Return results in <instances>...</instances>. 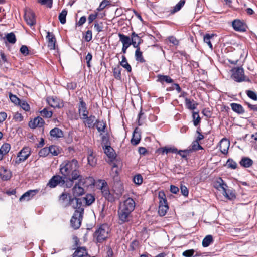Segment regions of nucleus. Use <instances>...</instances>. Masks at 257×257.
I'll return each instance as SVG.
<instances>
[{
  "mask_svg": "<svg viewBox=\"0 0 257 257\" xmlns=\"http://www.w3.org/2000/svg\"><path fill=\"white\" fill-rule=\"evenodd\" d=\"M135 207V202L131 198H128L120 204L118 214L119 220L122 223L129 221L131 213L134 210Z\"/></svg>",
  "mask_w": 257,
  "mask_h": 257,
  "instance_id": "nucleus-1",
  "label": "nucleus"
},
{
  "mask_svg": "<svg viewBox=\"0 0 257 257\" xmlns=\"http://www.w3.org/2000/svg\"><path fill=\"white\" fill-rule=\"evenodd\" d=\"M60 204L64 207L71 206L73 208L82 205L81 199L76 197L72 198L69 193L63 192L59 198Z\"/></svg>",
  "mask_w": 257,
  "mask_h": 257,
  "instance_id": "nucleus-2",
  "label": "nucleus"
},
{
  "mask_svg": "<svg viewBox=\"0 0 257 257\" xmlns=\"http://www.w3.org/2000/svg\"><path fill=\"white\" fill-rule=\"evenodd\" d=\"M79 167L78 161L74 159L70 161L67 160L62 162L60 166V170L63 175L67 176H69L75 169H78Z\"/></svg>",
  "mask_w": 257,
  "mask_h": 257,
  "instance_id": "nucleus-3",
  "label": "nucleus"
},
{
  "mask_svg": "<svg viewBox=\"0 0 257 257\" xmlns=\"http://www.w3.org/2000/svg\"><path fill=\"white\" fill-rule=\"evenodd\" d=\"M76 210L75 211L73 215L72 216L70 220V223L72 227L75 229H78L81 225V220L83 217L84 213V207L81 205L74 208Z\"/></svg>",
  "mask_w": 257,
  "mask_h": 257,
  "instance_id": "nucleus-4",
  "label": "nucleus"
},
{
  "mask_svg": "<svg viewBox=\"0 0 257 257\" xmlns=\"http://www.w3.org/2000/svg\"><path fill=\"white\" fill-rule=\"evenodd\" d=\"M110 229L107 224L101 225L95 232L94 236L98 242H102L109 235Z\"/></svg>",
  "mask_w": 257,
  "mask_h": 257,
  "instance_id": "nucleus-5",
  "label": "nucleus"
},
{
  "mask_svg": "<svg viewBox=\"0 0 257 257\" xmlns=\"http://www.w3.org/2000/svg\"><path fill=\"white\" fill-rule=\"evenodd\" d=\"M97 186L106 199L110 202L114 201V198L113 195L110 193L108 185L105 181L99 180Z\"/></svg>",
  "mask_w": 257,
  "mask_h": 257,
  "instance_id": "nucleus-6",
  "label": "nucleus"
},
{
  "mask_svg": "<svg viewBox=\"0 0 257 257\" xmlns=\"http://www.w3.org/2000/svg\"><path fill=\"white\" fill-rule=\"evenodd\" d=\"M158 197L159 199V206L158 213L161 216H164L169 208L165 195L163 192H159Z\"/></svg>",
  "mask_w": 257,
  "mask_h": 257,
  "instance_id": "nucleus-7",
  "label": "nucleus"
},
{
  "mask_svg": "<svg viewBox=\"0 0 257 257\" xmlns=\"http://www.w3.org/2000/svg\"><path fill=\"white\" fill-rule=\"evenodd\" d=\"M31 149L29 147H24L18 153L16 163L20 164L25 161L30 156L31 154Z\"/></svg>",
  "mask_w": 257,
  "mask_h": 257,
  "instance_id": "nucleus-8",
  "label": "nucleus"
},
{
  "mask_svg": "<svg viewBox=\"0 0 257 257\" xmlns=\"http://www.w3.org/2000/svg\"><path fill=\"white\" fill-rule=\"evenodd\" d=\"M232 78L236 82H242L245 80L244 70L242 68L237 67L232 69Z\"/></svg>",
  "mask_w": 257,
  "mask_h": 257,
  "instance_id": "nucleus-9",
  "label": "nucleus"
},
{
  "mask_svg": "<svg viewBox=\"0 0 257 257\" xmlns=\"http://www.w3.org/2000/svg\"><path fill=\"white\" fill-rule=\"evenodd\" d=\"M65 180L64 178L59 175L53 176L47 184V186L50 188H54L57 185H62L64 184Z\"/></svg>",
  "mask_w": 257,
  "mask_h": 257,
  "instance_id": "nucleus-10",
  "label": "nucleus"
},
{
  "mask_svg": "<svg viewBox=\"0 0 257 257\" xmlns=\"http://www.w3.org/2000/svg\"><path fill=\"white\" fill-rule=\"evenodd\" d=\"M80 102L78 104V112L80 118L84 119L85 117L88 115V112L87 110V107L85 102L82 98H80Z\"/></svg>",
  "mask_w": 257,
  "mask_h": 257,
  "instance_id": "nucleus-11",
  "label": "nucleus"
},
{
  "mask_svg": "<svg viewBox=\"0 0 257 257\" xmlns=\"http://www.w3.org/2000/svg\"><path fill=\"white\" fill-rule=\"evenodd\" d=\"M24 18L27 24L30 26H32L36 24L34 13L31 10H27L25 12Z\"/></svg>",
  "mask_w": 257,
  "mask_h": 257,
  "instance_id": "nucleus-12",
  "label": "nucleus"
},
{
  "mask_svg": "<svg viewBox=\"0 0 257 257\" xmlns=\"http://www.w3.org/2000/svg\"><path fill=\"white\" fill-rule=\"evenodd\" d=\"M46 39L47 40L48 47L50 50L55 49L56 39L54 35L50 32H47Z\"/></svg>",
  "mask_w": 257,
  "mask_h": 257,
  "instance_id": "nucleus-13",
  "label": "nucleus"
},
{
  "mask_svg": "<svg viewBox=\"0 0 257 257\" xmlns=\"http://www.w3.org/2000/svg\"><path fill=\"white\" fill-rule=\"evenodd\" d=\"M232 27L237 31L244 32L246 31V25L239 20H235L232 22Z\"/></svg>",
  "mask_w": 257,
  "mask_h": 257,
  "instance_id": "nucleus-14",
  "label": "nucleus"
},
{
  "mask_svg": "<svg viewBox=\"0 0 257 257\" xmlns=\"http://www.w3.org/2000/svg\"><path fill=\"white\" fill-rule=\"evenodd\" d=\"M229 146L230 141L228 139L223 138L220 141L219 149L222 154H227Z\"/></svg>",
  "mask_w": 257,
  "mask_h": 257,
  "instance_id": "nucleus-15",
  "label": "nucleus"
},
{
  "mask_svg": "<svg viewBox=\"0 0 257 257\" xmlns=\"http://www.w3.org/2000/svg\"><path fill=\"white\" fill-rule=\"evenodd\" d=\"M83 120L85 125L89 128H93L95 125L96 120V117L93 115H90L86 117Z\"/></svg>",
  "mask_w": 257,
  "mask_h": 257,
  "instance_id": "nucleus-16",
  "label": "nucleus"
},
{
  "mask_svg": "<svg viewBox=\"0 0 257 257\" xmlns=\"http://www.w3.org/2000/svg\"><path fill=\"white\" fill-rule=\"evenodd\" d=\"M73 194L75 197L84 194V189L82 187L80 182L75 184L72 189Z\"/></svg>",
  "mask_w": 257,
  "mask_h": 257,
  "instance_id": "nucleus-17",
  "label": "nucleus"
},
{
  "mask_svg": "<svg viewBox=\"0 0 257 257\" xmlns=\"http://www.w3.org/2000/svg\"><path fill=\"white\" fill-rule=\"evenodd\" d=\"M36 190H30L23 194L19 199L20 201H27L30 200L37 193Z\"/></svg>",
  "mask_w": 257,
  "mask_h": 257,
  "instance_id": "nucleus-18",
  "label": "nucleus"
},
{
  "mask_svg": "<svg viewBox=\"0 0 257 257\" xmlns=\"http://www.w3.org/2000/svg\"><path fill=\"white\" fill-rule=\"evenodd\" d=\"M47 101L49 105L54 108H60L63 106L62 102L57 98L48 97Z\"/></svg>",
  "mask_w": 257,
  "mask_h": 257,
  "instance_id": "nucleus-19",
  "label": "nucleus"
},
{
  "mask_svg": "<svg viewBox=\"0 0 257 257\" xmlns=\"http://www.w3.org/2000/svg\"><path fill=\"white\" fill-rule=\"evenodd\" d=\"M44 123V121L43 118L40 117L35 118L33 120L31 121L29 125L31 128H35L37 127H41Z\"/></svg>",
  "mask_w": 257,
  "mask_h": 257,
  "instance_id": "nucleus-20",
  "label": "nucleus"
},
{
  "mask_svg": "<svg viewBox=\"0 0 257 257\" xmlns=\"http://www.w3.org/2000/svg\"><path fill=\"white\" fill-rule=\"evenodd\" d=\"M118 37L119 38V41L122 43L123 46H127L130 47L131 45V38L123 34L119 33Z\"/></svg>",
  "mask_w": 257,
  "mask_h": 257,
  "instance_id": "nucleus-21",
  "label": "nucleus"
},
{
  "mask_svg": "<svg viewBox=\"0 0 257 257\" xmlns=\"http://www.w3.org/2000/svg\"><path fill=\"white\" fill-rule=\"evenodd\" d=\"M50 135L52 138H60L63 137L62 131L58 127L52 129L50 132Z\"/></svg>",
  "mask_w": 257,
  "mask_h": 257,
  "instance_id": "nucleus-22",
  "label": "nucleus"
},
{
  "mask_svg": "<svg viewBox=\"0 0 257 257\" xmlns=\"http://www.w3.org/2000/svg\"><path fill=\"white\" fill-rule=\"evenodd\" d=\"M105 154L108 156L110 159V161H112L115 157V153L114 150L109 146H105L104 148Z\"/></svg>",
  "mask_w": 257,
  "mask_h": 257,
  "instance_id": "nucleus-23",
  "label": "nucleus"
},
{
  "mask_svg": "<svg viewBox=\"0 0 257 257\" xmlns=\"http://www.w3.org/2000/svg\"><path fill=\"white\" fill-rule=\"evenodd\" d=\"M186 107L189 110H194L196 108L198 104L194 100L186 98L185 101Z\"/></svg>",
  "mask_w": 257,
  "mask_h": 257,
  "instance_id": "nucleus-24",
  "label": "nucleus"
},
{
  "mask_svg": "<svg viewBox=\"0 0 257 257\" xmlns=\"http://www.w3.org/2000/svg\"><path fill=\"white\" fill-rule=\"evenodd\" d=\"M86 254L87 251L85 247H78L73 253V257H83Z\"/></svg>",
  "mask_w": 257,
  "mask_h": 257,
  "instance_id": "nucleus-25",
  "label": "nucleus"
},
{
  "mask_svg": "<svg viewBox=\"0 0 257 257\" xmlns=\"http://www.w3.org/2000/svg\"><path fill=\"white\" fill-rule=\"evenodd\" d=\"M81 199V202L85 203L87 205H91L95 200L94 197L91 194H87ZM83 207V206L82 205Z\"/></svg>",
  "mask_w": 257,
  "mask_h": 257,
  "instance_id": "nucleus-26",
  "label": "nucleus"
},
{
  "mask_svg": "<svg viewBox=\"0 0 257 257\" xmlns=\"http://www.w3.org/2000/svg\"><path fill=\"white\" fill-rule=\"evenodd\" d=\"M137 128H136L133 133V137L131 139V143L134 145L138 144L141 140L140 134L137 132Z\"/></svg>",
  "mask_w": 257,
  "mask_h": 257,
  "instance_id": "nucleus-27",
  "label": "nucleus"
},
{
  "mask_svg": "<svg viewBox=\"0 0 257 257\" xmlns=\"http://www.w3.org/2000/svg\"><path fill=\"white\" fill-rule=\"evenodd\" d=\"M157 77V81L161 82L162 84H163L164 82L167 83H171L173 81V79L171 78V77L167 75H159Z\"/></svg>",
  "mask_w": 257,
  "mask_h": 257,
  "instance_id": "nucleus-28",
  "label": "nucleus"
},
{
  "mask_svg": "<svg viewBox=\"0 0 257 257\" xmlns=\"http://www.w3.org/2000/svg\"><path fill=\"white\" fill-rule=\"evenodd\" d=\"M231 107L233 111L238 114H242L244 112L243 107L239 104L232 103L231 104Z\"/></svg>",
  "mask_w": 257,
  "mask_h": 257,
  "instance_id": "nucleus-29",
  "label": "nucleus"
},
{
  "mask_svg": "<svg viewBox=\"0 0 257 257\" xmlns=\"http://www.w3.org/2000/svg\"><path fill=\"white\" fill-rule=\"evenodd\" d=\"M0 176L4 180H8L11 178V174L9 171L4 168L0 169Z\"/></svg>",
  "mask_w": 257,
  "mask_h": 257,
  "instance_id": "nucleus-30",
  "label": "nucleus"
},
{
  "mask_svg": "<svg viewBox=\"0 0 257 257\" xmlns=\"http://www.w3.org/2000/svg\"><path fill=\"white\" fill-rule=\"evenodd\" d=\"M185 3V0H180L174 7H173L170 10L171 14H174L176 12L179 11L182 7L184 5Z\"/></svg>",
  "mask_w": 257,
  "mask_h": 257,
  "instance_id": "nucleus-31",
  "label": "nucleus"
},
{
  "mask_svg": "<svg viewBox=\"0 0 257 257\" xmlns=\"http://www.w3.org/2000/svg\"><path fill=\"white\" fill-rule=\"evenodd\" d=\"M120 65L122 67L124 68L127 71V72H131L132 67L131 65L128 63L126 58L124 55L122 56V60L120 62Z\"/></svg>",
  "mask_w": 257,
  "mask_h": 257,
  "instance_id": "nucleus-32",
  "label": "nucleus"
},
{
  "mask_svg": "<svg viewBox=\"0 0 257 257\" xmlns=\"http://www.w3.org/2000/svg\"><path fill=\"white\" fill-rule=\"evenodd\" d=\"M252 163V160L248 158H243L240 162V165L245 168L250 167Z\"/></svg>",
  "mask_w": 257,
  "mask_h": 257,
  "instance_id": "nucleus-33",
  "label": "nucleus"
},
{
  "mask_svg": "<svg viewBox=\"0 0 257 257\" xmlns=\"http://www.w3.org/2000/svg\"><path fill=\"white\" fill-rule=\"evenodd\" d=\"M135 57L136 60L138 62L141 63H144L145 62V60L143 56L142 52L141 51L140 49H138V50H136Z\"/></svg>",
  "mask_w": 257,
  "mask_h": 257,
  "instance_id": "nucleus-34",
  "label": "nucleus"
},
{
  "mask_svg": "<svg viewBox=\"0 0 257 257\" xmlns=\"http://www.w3.org/2000/svg\"><path fill=\"white\" fill-rule=\"evenodd\" d=\"M214 37V34H207L204 36V42L207 44L210 48L212 49L213 46L211 42V40L213 39Z\"/></svg>",
  "mask_w": 257,
  "mask_h": 257,
  "instance_id": "nucleus-35",
  "label": "nucleus"
},
{
  "mask_svg": "<svg viewBox=\"0 0 257 257\" xmlns=\"http://www.w3.org/2000/svg\"><path fill=\"white\" fill-rule=\"evenodd\" d=\"M95 125L99 132L102 133L105 132L106 124L103 121L97 120Z\"/></svg>",
  "mask_w": 257,
  "mask_h": 257,
  "instance_id": "nucleus-36",
  "label": "nucleus"
},
{
  "mask_svg": "<svg viewBox=\"0 0 257 257\" xmlns=\"http://www.w3.org/2000/svg\"><path fill=\"white\" fill-rule=\"evenodd\" d=\"M5 38H6L9 43L12 44H15L16 42V38L15 35L12 32L7 34L4 39Z\"/></svg>",
  "mask_w": 257,
  "mask_h": 257,
  "instance_id": "nucleus-37",
  "label": "nucleus"
},
{
  "mask_svg": "<svg viewBox=\"0 0 257 257\" xmlns=\"http://www.w3.org/2000/svg\"><path fill=\"white\" fill-rule=\"evenodd\" d=\"M70 174H71L72 176V179L70 180L71 184H72L73 180L77 179L81 180L82 177L78 169H75V170L73 171Z\"/></svg>",
  "mask_w": 257,
  "mask_h": 257,
  "instance_id": "nucleus-38",
  "label": "nucleus"
},
{
  "mask_svg": "<svg viewBox=\"0 0 257 257\" xmlns=\"http://www.w3.org/2000/svg\"><path fill=\"white\" fill-rule=\"evenodd\" d=\"M213 242L212 236L211 235H207L202 241L203 247H208Z\"/></svg>",
  "mask_w": 257,
  "mask_h": 257,
  "instance_id": "nucleus-39",
  "label": "nucleus"
},
{
  "mask_svg": "<svg viewBox=\"0 0 257 257\" xmlns=\"http://www.w3.org/2000/svg\"><path fill=\"white\" fill-rule=\"evenodd\" d=\"M121 68L119 66L114 67L113 69V75L114 77L120 80L121 78Z\"/></svg>",
  "mask_w": 257,
  "mask_h": 257,
  "instance_id": "nucleus-40",
  "label": "nucleus"
},
{
  "mask_svg": "<svg viewBox=\"0 0 257 257\" xmlns=\"http://www.w3.org/2000/svg\"><path fill=\"white\" fill-rule=\"evenodd\" d=\"M67 14V11L65 9L62 10V11L59 15V20L60 23L62 24H64L66 23V17Z\"/></svg>",
  "mask_w": 257,
  "mask_h": 257,
  "instance_id": "nucleus-41",
  "label": "nucleus"
},
{
  "mask_svg": "<svg viewBox=\"0 0 257 257\" xmlns=\"http://www.w3.org/2000/svg\"><path fill=\"white\" fill-rule=\"evenodd\" d=\"M110 5V2L108 0H103L100 4L99 7L95 10L98 13L99 11L103 10L107 6Z\"/></svg>",
  "mask_w": 257,
  "mask_h": 257,
  "instance_id": "nucleus-42",
  "label": "nucleus"
},
{
  "mask_svg": "<svg viewBox=\"0 0 257 257\" xmlns=\"http://www.w3.org/2000/svg\"><path fill=\"white\" fill-rule=\"evenodd\" d=\"M193 118V124L195 126H197L200 122V117L198 112H193L192 114Z\"/></svg>",
  "mask_w": 257,
  "mask_h": 257,
  "instance_id": "nucleus-43",
  "label": "nucleus"
},
{
  "mask_svg": "<svg viewBox=\"0 0 257 257\" xmlns=\"http://www.w3.org/2000/svg\"><path fill=\"white\" fill-rule=\"evenodd\" d=\"M10 148V144L9 143H5L1 146L0 150L3 154L6 155L9 152Z\"/></svg>",
  "mask_w": 257,
  "mask_h": 257,
  "instance_id": "nucleus-44",
  "label": "nucleus"
},
{
  "mask_svg": "<svg viewBox=\"0 0 257 257\" xmlns=\"http://www.w3.org/2000/svg\"><path fill=\"white\" fill-rule=\"evenodd\" d=\"M88 163L91 166H94L96 164V159L92 153L89 154L87 157Z\"/></svg>",
  "mask_w": 257,
  "mask_h": 257,
  "instance_id": "nucleus-45",
  "label": "nucleus"
},
{
  "mask_svg": "<svg viewBox=\"0 0 257 257\" xmlns=\"http://www.w3.org/2000/svg\"><path fill=\"white\" fill-rule=\"evenodd\" d=\"M41 116L46 118H50L52 116V112L48 110L46 108H44L40 112Z\"/></svg>",
  "mask_w": 257,
  "mask_h": 257,
  "instance_id": "nucleus-46",
  "label": "nucleus"
},
{
  "mask_svg": "<svg viewBox=\"0 0 257 257\" xmlns=\"http://www.w3.org/2000/svg\"><path fill=\"white\" fill-rule=\"evenodd\" d=\"M99 16V14L96 11H94V13L93 14H91L89 15L88 18V22L90 24L93 22V21L95 20L97 17Z\"/></svg>",
  "mask_w": 257,
  "mask_h": 257,
  "instance_id": "nucleus-47",
  "label": "nucleus"
},
{
  "mask_svg": "<svg viewBox=\"0 0 257 257\" xmlns=\"http://www.w3.org/2000/svg\"><path fill=\"white\" fill-rule=\"evenodd\" d=\"M134 182L137 185H140L143 182V177L140 174H137L134 177Z\"/></svg>",
  "mask_w": 257,
  "mask_h": 257,
  "instance_id": "nucleus-48",
  "label": "nucleus"
},
{
  "mask_svg": "<svg viewBox=\"0 0 257 257\" xmlns=\"http://www.w3.org/2000/svg\"><path fill=\"white\" fill-rule=\"evenodd\" d=\"M50 150L49 153H51L53 156H57L59 153V149L55 146H51L48 148Z\"/></svg>",
  "mask_w": 257,
  "mask_h": 257,
  "instance_id": "nucleus-49",
  "label": "nucleus"
},
{
  "mask_svg": "<svg viewBox=\"0 0 257 257\" xmlns=\"http://www.w3.org/2000/svg\"><path fill=\"white\" fill-rule=\"evenodd\" d=\"M49 151L48 148L45 147L40 150L39 152V155L40 157H46L49 154Z\"/></svg>",
  "mask_w": 257,
  "mask_h": 257,
  "instance_id": "nucleus-50",
  "label": "nucleus"
},
{
  "mask_svg": "<svg viewBox=\"0 0 257 257\" xmlns=\"http://www.w3.org/2000/svg\"><path fill=\"white\" fill-rule=\"evenodd\" d=\"M142 41V40L140 39L139 40L137 41L136 39L134 38L133 39H132L131 43L134 48H136V50H138V49H140L139 45L141 43Z\"/></svg>",
  "mask_w": 257,
  "mask_h": 257,
  "instance_id": "nucleus-51",
  "label": "nucleus"
},
{
  "mask_svg": "<svg viewBox=\"0 0 257 257\" xmlns=\"http://www.w3.org/2000/svg\"><path fill=\"white\" fill-rule=\"evenodd\" d=\"M226 165L228 168L233 169H236L237 167L236 163L232 159H228Z\"/></svg>",
  "mask_w": 257,
  "mask_h": 257,
  "instance_id": "nucleus-52",
  "label": "nucleus"
},
{
  "mask_svg": "<svg viewBox=\"0 0 257 257\" xmlns=\"http://www.w3.org/2000/svg\"><path fill=\"white\" fill-rule=\"evenodd\" d=\"M9 97L11 101L15 104H19L20 103L21 100L16 95L10 93Z\"/></svg>",
  "mask_w": 257,
  "mask_h": 257,
  "instance_id": "nucleus-53",
  "label": "nucleus"
},
{
  "mask_svg": "<svg viewBox=\"0 0 257 257\" xmlns=\"http://www.w3.org/2000/svg\"><path fill=\"white\" fill-rule=\"evenodd\" d=\"M53 0H38L41 5H46L49 8H51Z\"/></svg>",
  "mask_w": 257,
  "mask_h": 257,
  "instance_id": "nucleus-54",
  "label": "nucleus"
},
{
  "mask_svg": "<svg viewBox=\"0 0 257 257\" xmlns=\"http://www.w3.org/2000/svg\"><path fill=\"white\" fill-rule=\"evenodd\" d=\"M24 110L27 111L30 110L29 105L25 101H20V103L18 104Z\"/></svg>",
  "mask_w": 257,
  "mask_h": 257,
  "instance_id": "nucleus-55",
  "label": "nucleus"
},
{
  "mask_svg": "<svg viewBox=\"0 0 257 257\" xmlns=\"http://www.w3.org/2000/svg\"><path fill=\"white\" fill-rule=\"evenodd\" d=\"M162 153L167 154L169 152L172 153H176L177 152V149L176 148H167L164 147L162 149Z\"/></svg>",
  "mask_w": 257,
  "mask_h": 257,
  "instance_id": "nucleus-56",
  "label": "nucleus"
},
{
  "mask_svg": "<svg viewBox=\"0 0 257 257\" xmlns=\"http://www.w3.org/2000/svg\"><path fill=\"white\" fill-rule=\"evenodd\" d=\"M194 252L195 250L194 249H189L184 251L183 252L182 255L185 257H192L193 255Z\"/></svg>",
  "mask_w": 257,
  "mask_h": 257,
  "instance_id": "nucleus-57",
  "label": "nucleus"
},
{
  "mask_svg": "<svg viewBox=\"0 0 257 257\" xmlns=\"http://www.w3.org/2000/svg\"><path fill=\"white\" fill-rule=\"evenodd\" d=\"M192 149L193 150L196 151L203 149V148L199 144V141L196 140L192 145Z\"/></svg>",
  "mask_w": 257,
  "mask_h": 257,
  "instance_id": "nucleus-58",
  "label": "nucleus"
},
{
  "mask_svg": "<svg viewBox=\"0 0 257 257\" xmlns=\"http://www.w3.org/2000/svg\"><path fill=\"white\" fill-rule=\"evenodd\" d=\"M94 28L98 33H99L102 31V23L99 24L97 22H95L94 24Z\"/></svg>",
  "mask_w": 257,
  "mask_h": 257,
  "instance_id": "nucleus-59",
  "label": "nucleus"
},
{
  "mask_svg": "<svg viewBox=\"0 0 257 257\" xmlns=\"http://www.w3.org/2000/svg\"><path fill=\"white\" fill-rule=\"evenodd\" d=\"M247 96L250 98H251L254 100H257V95L256 94V93L254 92L251 91V90H248L247 91Z\"/></svg>",
  "mask_w": 257,
  "mask_h": 257,
  "instance_id": "nucleus-60",
  "label": "nucleus"
},
{
  "mask_svg": "<svg viewBox=\"0 0 257 257\" xmlns=\"http://www.w3.org/2000/svg\"><path fill=\"white\" fill-rule=\"evenodd\" d=\"M84 38L87 42H89L92 40V34L91 30H87L86 31Z\"/></svg>",
  "mask_w": 257,
  "mask_h": 257,
  "instance_id": "nucleus-61",
  "label": "nucleus"
},
{
  "mask_svg": "<svg viewBox=\"0 0 257 257\" xmlns=\"http://www.w3.org/2000/svg\"><path fill=\"white\" fill-rule=\"evenodd\" d=\"M168 41L174 45H178L179 44V41L174 37L170 36L168 38Z\"/></svg>",
  "mask_w": 257,
  "mask_h": 257,
  "instance_id": "nucleus-62",
  "label": "nucleus"
},
{
  "mask_svg": "<svg viewBox=\"0 0 257 257\" xmlns=\"http://www.w3.org/2000/svg\"><path fill=\"white\" fill-rule=\"evenodd\" d=\"M14 119L16 121L20 122L23 120V116L21 113H16L14 116Z\"/></svg>",
  "mask_w": 257,
  "mask_h": 257,
  "instance_id": "nucleus-63",
  "label": "nucleus"
},
{
  "mask_svg": "<svg viewBox=\"0 0 257 257\" xmlns=\"http://www.w3.org/2000/svg\"><path fill=\"white\" fill-rule=\"evenodd\" d=\"M20 52L24 55H27L29 54V50L28 47L25 45H23L20 48Z\"/></svg>",
  "mask_w": 257,
  "mask_h": 257,
  "instance_id": "nucleus-64",
  "label": "nucleus"
}]
</instances>
